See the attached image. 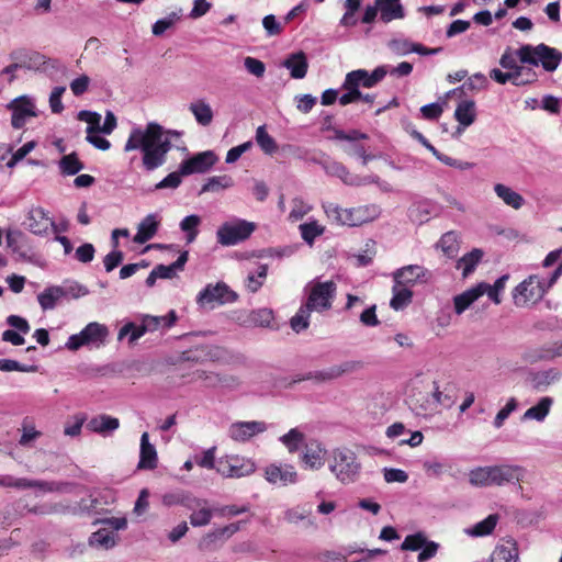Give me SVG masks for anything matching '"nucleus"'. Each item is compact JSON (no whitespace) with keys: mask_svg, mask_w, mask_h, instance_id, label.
Returning a JSON list of instances; mask_svg holds the SVG:
<instances>
[{"mask_svg":"<svg viewBox=\"0 0 562 562\" xmlns=\"http://www.w3.org/2000/svg\"><path fill=\"white\" fill-rule=\"evenodd\" d=\"M181 135L179 131H166L160 124L149 122L145 127L132 128L124 151L140 150L143 167L153 171L166 164L167 155L172 148L171 139Z\"/></svg>","mask_w":562,"mask_h":562,"instance_id":"1","label":"nucleus"},{"mask_svg":"<svg viewBox=\"0 0 562 562\" xmlns=\"http://www.w3.org/2000/svg\"><path fill=\"white\" fill-rule=\"evenodd\" d=\"M323 210L333 223L348 226H360L376 220L381 215V207L374 203L342 209L336 203L326 202L323 203Z\"/></svg>","mask_w":562,"mask_h":562,"instance_id":"2","label":"nucleus"},{"mask_svg":"<svg viewBox=\"0 0 562 562\" xmlns=\"http://www.w3.org/2000/svg\"><path fill=\"white\" fill-rule=\"evenodd\" d=\"M329 471L342 484L356 482L361 473V463L356 452L349 448H337L331 451Z\"/></svg>","mask_w":562,"mask_h":562,"instance_id":"3","label":"nucleus"},{"mask_svg":"<svg viewBox=\"0 0 562 562\" xmlns=\"http://www.w3.org/2000/svg\"><path fill=\"white\" fill-rule=\"evenodd\" d=\"M562 61V53L543 43L538 45L525 44L520 46V63L529 67L541 66L546 71L553 72Z\"/></svg>","mask_w":562,"mask_h":562,"instance_id":"4","label":"nucleus"},{"mask_svg":"<svg viewBox=\"0 0 562 562\" xmlns=\"http://www.w3.org/2000/svg\"><path fill=\"white\" fill-rule=\"evenodd\" d=\"M537 274L529 276L513 290V301L517 307L531 306L542 300L547 291L554 284Z\"/></svg>","mask_w":562,"mask_h":562,"instance_id":"5","label":"nucleus"},{"mask_svg":"<svg viewBox=\"0 0 562 562\" xmlns=\"http://www.w3.org/2000/svg\"><path fill=\"white\" fill-rule=\"evenodd\" d=\"M106 325L91 322L87 324L78 334L69 336L65 347L70 351H77L81 347L99 349L106 344L109 337Z\"/></svg>","mask_w":562,"mask_h":562,"instance_id":"6","label":"nucleus"},{"mask_svg":"<svg viewBox=\"0 0 562 562\" xmlns=\"http://www.w3.org/2000/svg\"><path fill=\"white\" fill-rule=\"evenodd\" d=\"M256 224L243 218L224 222L216 231L220 245L229 247L243 243L255 232Z\"/></svg>","mask_w":562,"mask_h":562,"instance_id":"7","label":"nucleus"},{"mask_svg":"<svg viewBox=\"0 0 562 562\" xmlns=\"http://www.w3.org/2000/svg\"><path fill=\"white\" fill-rule=\"evenodd\" d=\"M499 65L513 76L518 77V87L532 85L538 81V72L527 64L520 63V47H507L499 58Z\"/></svg>","mask_w":562,"mask_h":562,"instance_id":"8","label":"nucleus"},{"mask_svg":"<svg viewBox=\"0 0 562 562\" xmlns=\"http://www.w3.org/2000/svg\"><path fill=\"white\" fill-rule=\"evenodd\" d=\"M11 61H16L20 69H26L36 72H48L57 69L58 61L50 59L45 55L29 50L26 48H16L9 54Z\"/></svg>","mask_w":562,"mask_h":562,"instance_id":"9","label":"nucleus"},{"mask_svg":"<svg viewBox=\"0 0 562 562\" xmlns=\"http://www.w3.org/2000/svg\"><path fill=\"white\" fill-rule=\"evenodd\" d=\"M11 112V126L14 130L23 128L30 120L38 116L36 100L30 94L14 98L7 104Z\"/></svg>","mask_w":562,"mask_h":562,"instance_id":"10","label":"nucleus"},{"mask_svg":"<svg viewBox=\"0 0 562 562\" xmlns=\"http://www.w3.org/2000/svg\"><path fill=\"white\" fill-rule=\"evenodd\" d=\"M336 283L333 281L316 282L311 285L305 304L317 313L328 311L336 295Z\"/></svg>","mask_w":562,"mask_h":562,"instance_id":"11","label":"nucleus"},{"mask_svg":"<svg viewBox=\"0 0 562 562\" xmlns=\"http://www.w3.org/2000/svg\"><path fill=\"white\" fill-rule=\"evenodd\" d=\"M256 464L251 459L233 454L221 458L216 463V471L224 477L239 479L252 474Z\"/></svg>","mask_w":562,"mask_h":562,"instance_id":"12","label":"nucleus"},{"mask_svg":"<svg viewBox=\"0 0 562 562\" xmlns=\"http://www.w3.org/2000/svg\"><path fill=\"white\" fill-rule=\"evenodd\" d=\"M236 300L237 294L223 282L207 284L196 296V303L202 307H214L216 304L223 305Z\"/></svg>","mask_w":562,"mask_h":562,"instance_id":"13","label":"nucleus"},{"mask_svg":"<svg viewBox=\"0 0 562 562\" xmlns=\"http://www.w3.org/2000/svg\"><path fill=\"white\" fill-rule=\"evenodd\" d=\"M389 72V67L383 65L376 67L372 72L366 69H357L346 75L342 88H355L357 90L360 87L373 88L376 86Z\"/></svg>","mask_w":562,"mask_h":562,"instance_id":"14","label":"nucleus"},{"mask_svg":"<svg viewBox=\"0 0 562 562\" xmlns=\"http://www.w3.org/2000/svg\"><path fill=\"white\" fill-rule=\"evenodd\" d=\"M23 227L36 236H47L53 226V218L42 206H31L22 222Z\"/></svg>","mask_w":562,"mask_h":562,"instance_id":"15","label":"nucleus"},{"mask_svg":"<svg viewBox=\"0 0 562 562\" xmlns=\"http://www.w3.org/2000/svg\"><path fill=\"white\" fill-rule=\"evenodd\" d=\"M186 508L190 512V525L194 528L207 526L214 514H216V508H213L206 498L193 495L190 497Z\"/></svg>","mask_w":562,"mask_h":562,"instance_id":"16","label":"nucleus"},{"mask_svg":"<svg viewBox=\"0 0 562 562\" xmlns=\"http://www.w3.org/2000/svg\"><path fill=\"white\" fill-rule=\"evenodd\" d=\"M268 425L262 420L235 422L227 429V436L235 442H247L267 431Z\"/></svg>","mask_w":562,"mask_h":562,"instance_id":"17","label":"nucleus"},{"mask_svg":"<svg viewBox=\"0 0 562 562\" xmlns=\"http://www.w3.org/2000/svg\"><path fill=\"white\" fill-rule=\"evenodd\" d=\"M392 278L397 285L409 289L417 283L428 282L430 272L420 265H408L393 271Z\"/></svg>","mask_w":562,"mask_h":562,"instance_id":"18","label":"nucleus"},{"mask_svg":"<svg viewBox=\"0 0 562 562\" xmlns=\"http://www.w3.org/2000/svg\"><path fill=\"white\" fill-rule=\"evenodd\" d=\"M265 479L272 485L284 487L296 483L297 472L291 464L271 463L265 468Z\"/></svg>","mask_w":562,"mask_h":562,"instance_id":"19","label":"nucleus"},{"mask_svg":"<svg viewBox=\"0 0 562 562\" xmlns=\"http://www.w3.org/2000/svg\"><path fill=\"white\" fill-rule=\"evenodd\" d=\"M361 368L362 363L360 361L349 360L330 366L328 368H324L322 370H317L315 372H311L305 379L314 380L316 382H329L345 374L356 372Z\"/></svg>","mask_w":562,"mask_h":562,"instance_id":"20","label":"nucleus"},{"mask_svg":"<svg viewBox=\"0 0 562 562\" xmlns=\"http://www.w3.org/2000/svg\"><path fill=\"white\" fill-rule=\"evenodd\" d=\"M494 467L496 475V486L517 484L518 491L520 492L521 496L525 497L524 488L520 485V482L524 481L527 470L524 467L514 463L494 464Z\"/></svg>","mask_w":562,"mask_h":562,"instance_id":"21","label":"nucleus"},{"mask_svg":"<svg viewBox=\"0 0 562 562\" xmlns=\"http://www.w3.org/2000/svg\"><path fill=\"white\" fill-rule=\"evenodd\" d=\"M406 404L416 416H429L436 412L432 394L412 389L406 397Z\"/></svg>","mask_w":562,"mask_h":562,"instance_id":"22","label":"nucleus"},{"mask_svg":"<svg viewBox=\"0 0 562 562\" xmlns=\"http://www.w3.org/2000/svg\"><path fill=\"white\" fill-rule=\"evenodd\" d=\"M217 160L216 155L212 150H206L183 160L180 165V172L183 176L192 173H203L207 171Z\"/></svg>","mask_w":562,"mask_h":562,"instance_id":"23","label":"nucleus"},{"mask_svg":"<svg viewBox=\"0 0 562 562\" xmlns=\"http://www.w3.org/2000/svg\"><path fill=\"white\" fill-rule=\"evenodd\" d=\"M0 485L4 487L30 488L36 487L44 492L60 491L61 484L54 482L33 481L25 477L16 479L11 475L0 476Z\"/></svg>","mask_w":562,"mask_h":562,"instance_id":"24","label":"nucleus"},{"mask_svg":"<svg viewBox=\"0 0 562 562\" xmlns=\"http://www.w3.org/2000/svg\"><path fill=\"white\" fill-rule=\"evenodd\" d=\"M326 449L317 440H310L304 445L302 462L311 470H319L325 464Z\"/></svg>","mask_w":562,"mask_h":562,"instance_id":"25","label":"nucleus"},{"mask_svg":"<svg viewBox=\"0 0 562 562\" xmlns=\"http://www.w3.org/2000/svg\"><path fill=\"white\" fill-rule=\"evenodd\" d=\"M475 103L472 100L461 101L454 111V119L459 123L456 133L462 134L467 127L472 125L475 121Z\"/></svg>","mask_w":562,"mask_h":562,"instance_id":"26","label":"nucleus"},{"mask_svg":"<svg viewBox=\"0 0 562 562\" xmlns=\"http://www.w3.org/2000/svg\"><path fill=\"white\" fill-rule=\"evenodd\" d=\"M157 451L154 445L149 442L148 432H143L140 436V450L138 469L153 470L157 467Z\"/></svg>","mask_w":562,"mask_h":562,"instance_id":"27","label":"nucleus"},{"mask_svg":"<svg viewBox=\"0 0 562 562\" xmlns=\"http://www.w3.org/2000/svg\"><path fill=\"white\" fill-rule=\"evenodd\" d=\"M160 218L157 214H148L137 226V232L133 238L136 244H145L157 233Z\"/></svg>","mask_w":562,"mask_h":562,"instance_id":"28","label":"nucleus"},{"mask_svg":"<svg viewBox=\"0 0 562 562\" xmlns=\"http://www.w3.org/2000/svg\"><path fill=\"white\" fill-rule=\"evenodd\" d=\"M519 551L515 540L507 539L496 546L491 554L490 562H518Z\"/></svg>","mask_w":562,"mask_h":562,"instance_id":"29","label":"nucleus"},{"mask_svg":"<svg viewBox=\"0 0 562 562\" xmlns=\"http://www.w3.org/2000/svg\"><path fill=\"white\" fill-rule=\"evenodd\" d=\"M282 66L290 71L294 79H303L308 69L306 55L303 52L290 54L283 61Z\"/></svg>","mask_w":562,"mask_h":562,"instance_id":"30","label":"nucleus"},{"mask_svg":"<svg viewBox=\"0 0 562 562\" xmlns=\"http://www.w3.org/2000/svg\"><path fill=\"white\" fill-rule=\"evenodd\" d=\"M325 172L339 178L347 186L359 187L364 181L361 177L351 173L344 165L337 161H329L324 165Z\"/></svg>","mask_w":562,"mask_h":562,"instance_id":"31","label":"nucleus"},{"mask_svg":"<svg viewBox=\"0 0 562 562\" xmlns=\"http://www.w3.org/2000/svg\"><path fill=\"white\" fill-rule=\"evenodd\" d=\"M493 190L505 205L514 210H519L525 204L524 196L504 183H495Z\"/></svg>","mask_w":562,"mask_h":562,"instance_id":"32","label":"nucleus"},{"mask_svg":"<svg viewBox=\"0 0 562 562\" xmlns=\"http://www.w3.org/2000/svg\"><path fill=\"white\" fill-rule=\"evenodd\" d=\"M380 11V19L384 23H389L396 19L404 18V8L400 0H375Z\"/></svg>","mask_w":562,"mask_h":562,"instance_id":"33","label":"nucleus"},{"mask_svg":"<svg viewBox=\"0 0 562 562\" xmlns=\"http://www.w3.org/2000/svg\"><path fill=\"white\" fill-rule=\"evenodd\" d=\"M189 111L201 126H209L214 117L213 110L205 99H198L189 104Z\"/></svg>","mask_w":562,"mask_h":562,"instance_id":"34","label":"nucleus"},{"mask_svg":"<svg viewBox=\"0 0 562 562\" xmlns=\"http://www.w3.org/2000/svg\"><path fill=\"white\" fill-rule=\"evenodd\" d=\"M553 405V398L550 396H543L539 400V402L528 408L524 415L521 416V420H536L543 422L549 415L551 407Z\"/></svg>","mask_w":562,"mask_h":562,"instance_id":"35","label":"nucleus"},{"mask_svg":"<svg viewBox=\"0 0 562 562\" xmlns=\"http://www.w3.org/2000/svg\"><path fill=\"white\" fill-rule=\"evenodd\" d=\"M483 285H475L453 299L454 311L458 315H461L470 305L475 302L479 297L484 294Z\"/></svg>","mask_w":562,"mask_h":562,"instance_id":"36","label":"nucleus"},{"mask_svg":"<svg viewBox=\"0 0 562 562\" xmlns=\"http://www.w3.org/2000/svg\"><path fill=\"white\" fill-rule=\"evenodd\" d=\"M87 427L94 432L106 435L109 432H113L120 427V422L117 418L112 417L106 414L98 415L91 418L87 425Z\"/></svg>","mask_w":562,"mask_h":562,"instance_id":"37","label":"nucleus"},{"mask_svg":"<svg viewBox=\"0 0 562 562\" xmlns=\"http://www.w3.org/2000/svg\"><path fill=\"white\" fill-rule=\"evenodd\" d=\"M176 319V314L173 311H171L168 316L142 315L140 324L143 326V329L146 330V333H154L161 327H171L175 324Z\"/></svg>","mask_w":562,"mask_h":562,"instance_id":"38","label":"nucleus"},{"mask_svg":"<svg viewBox=\"0 0 562 562\" xmlns=\"http://www.w3.org/2000/svg\"><path fill=\"white\" fill-rule=\"evenodd\" d=\"M437 206L430 201H419L409 209V217L413 222L423 224L437 214Z\"/></svg>","mask_w":562,"mask_h":562,"instance_id":"39","label":"nucleus"},{"mask_svg":"<svg viewBox=\"0 0 562 562\" xmlns=\"http://www.w3.org/2000/svg\"><path fill=\"white\" fill-rule=\"evenodd\" d=\"M65 295L61 286L52 285L37 295V301L43 311L55 308L57 302Z\"/></svg>","mask_w":562,"mask_h":562,"instance_id":"40","label":"nucleus"},{"mask_svg":"<svg viewBox=\"0 0 562 562\" xmlns=\"http://www.w3.org/2000/svg\"><path fill=\"white\" fill-rule=\"evenodd\" d=\"M483 255V250L474 248L458 260L457 269L462 271L463 278L469 277L475 270L476 266L482 260Z\"/></svg>","mask_w":562,"mask_h":562,"instance_id":"41","label":"nucleus"},{"mask_svg":"<svg viewBox=\"0 0 562 562\" xmlns=\"http://www.w3.org/2000/svg\"><path fill=\"white\" fill-rule=\"evenodd\" d=\"M392 294L390 306L395 311L405 308L412 302L413 292L408 288L394 283Z\"/></svg>","mask_w":562,"mask_h":562,"instance_id":"42","label":"nucleus"},{"mask_svg":"<svg viewBox=\"0 0 562 562\" xmlns=\"http://www.w3.org/2000/svg\"><path fill=\"white\" fill-rule=\"evenodd\" d=\"M498 522V515H488L485 519L476 522L473 527L465 530L471 537H484L492 533Z\"/></svg>","mask_w":562,"mask_h":562,"instance_id":"43","label":"nucleus"},{"mask_svg":"<svg viewBox=\"0 0 562 562\" xmlns=\"http://www.w3.org/2000/svg\"><path fill=\"white\" fill-rule=\"evenodd\" d=\"M279 441L286 448L290 453L296 452L305 441L304 432L295 427L291 428L286 434L279 438Z\"/></svg>","mask_w":562,"mask_h":562,"instance_id":"44","label":"nucleus"},{"mask_svg":"<svg viewBox=\"0 0 562 562\" xmlns=\"http://www.w3.org/2000/svg\"><path fill=\"white\" fill-rule=\"evenodd\" d=\"M188 251H183L173 263L168 266L158 265L155 267L154 269L158 276V279H172L178 271L183 269L186 262L188 261Z\"/></svg>","mask_w":562,"mask_h":562,"instance_id":"45","label":"nucleus"},{"mask_svg":"<svg viewBox=\"0 0 562 562\" xmlns=\"http://www.w3.org/2000/svg\"><path fill=\"white\" fill-rule=\"evenodd\" d=\"M268 266L259 265L255 271H250L245 279V286L250 293H256L267 278Z\"/></svg>","mask_w":562,"mask_h":562,"instance_id":"46","label":"nucleus"},{"mask_svg":"<svg viewBox=\"0 0 562 562\" xmlns=\"http://www.w3.org/2000/svg\"><path fill=\"white\" fill-rule=\"evenodd\" d=\"M235 182L232 176L223 175V176H214L207 179V181L202 187L200 193L204 192H218L221 190H226L234 187Z\"/></svg>","mask_w":562,"mask_h":562,"instance_id":"47","label":"nucleus"},{"mask_svg":"<svg viewBox=\"0 0 562 562\" xmlns=\"http://www.w3.org/2000/svg\"><path fill=\"white\" fill-rule=\"evenodd\" d=\"M302 239L312 246L315 239L323 235L325 232V227L321 225L317 221H310L307 223H303L299 226Z\"/></svg>","mask_w":562,"mask_h":562,"instance_id":"48","label":"nucleus"},{"mask_svg":"<svg viewBox=\"0 0 562 562\" xmlns=\"http://www.w3.org/2000/svg\"><path fill=\"white\" fill-rule=\"evenodd\" d=\"M313 210V205L310 204L301 196H295L291 200V211L288 220L292 223L301 221Z\"/></svg>","mask_w":562,"mask_h":562,"instance_id":"49","label":"nucleus"},{"mask_svg":"<svg viewBox=\"0 0 562 562\" xmlns=\"http://www.w3.org/2000/svg\"><path fill=\"white\" fill-rule=\"evenodd\" d=\"M508 279V274H503L494 282V284L480 282L477 283V285L485 286L484 294H486L490 297V300L493 301L495 304H499L502 302L501 293L504 291Z\"/></svg>","mask_w":562,"mask_h":562,"instance_id":"50","label":"nucleus"},{"mask_svg":"<svg viewBox=\"0 0 562 562\" xmlns=\"http://www.w3.org/2000/svg\"><path fill=\"white\" fill-rule=\"evenodd\" d=\"M200 224L201 217L195 214L188 215L180 222V229L186 233V240L188 244H191L196 239Z\"/></svg>","mask_w":562,"mask_h":562,"instance_id":"51","label":"nucleus"},{"mask_svg":"<svg viewBox=\"0 0 562 562\" xmlns=\"http://www.w3.org/2000/svg\"><path fill=\"white\" fill-rule=\"evenodd\" d=\"M58 166L64 176H74L83 169V164L79 160L76 153L63 156Z\"/></svg>","mask_w":562,"mask_h":562,"instance_id":"52","label":"nucleus"},{"mask_svg":"<svg viewBox=\"0 0 562 562\" xmlns=\"http://www.w3.org/2000/svg\"><path fill=\"white\" fill-rule=\"evenodd\" d=\"M437 247L441 249V251L452 258L458 254L459 250V237L456 232H447L439 239Z\"/></svg>","mask_w":562,"mask_h":562,"instance_id":"53","label":"nucleus"},{"mask_svg":"<svg viewBox=\"0 0 562 562\" xmlns=\"http://www.w3.org/2000/svg\"><path fill=\"white\" fill-rule=\"evenodd\" d=\"M89 541L91 546L109 549L115 546L116 536L113 531L103 528L93 532Z\"/></svg>","mask_w":562,"mask_h":562,"instance_id":"54","label":"nucleus"},{"mask_svg":"<svg viewBox=\"0 0 562 562\" xmlns=\"http://www.w3.org/2000/svg\"><path fill=\"white\" fill-rule=\"evenodd\" d=\"M227 541L224 537V533L220 527H216L209 532H206L200 540L198 547L201 550H210L215 548L217 544H223Z\"/></svg>","mask_w":562,"mask_h":562,"instance_id":"55","label":"nucleus"},{"mask_svg":"<svg viewBox=\"0 0 562 562\" xmlns=\"http://www.w3.org/2000/svg\"><path fill=\"white\" fill-rule=\"evenodd\" d=\"M313 311L304 303L296 314L291 318L290 324L291 328L295 333H301L306 329L310 325V317Z\"/></svg>","mask_w":562,"mask_h":562,"instance_id":"56","label":"nucleus"},{"mask_svg":"<svg viewBox=\"0 0 562 562\" xmlns=\"http://www.w3.org/2000/svg\"><path fill=\"white\" fill-rule=\"evenodd\" d=\"M145 334L147 333L143 329L142 324L137 325L134 322H128L119 330L117 339L121 341L128 336V342L135 344Z\"/></svg>","mask_w":562,"mask_h":562,"instance_id":"57","label":"nucleus"},{"mask_svg":"<svg viewBox=\"0 0 562 562\" xmlns=\"http://www.w3.org/2000/svg\"><path fill=\"white\" fill-rule=\"evenodd\" d=\"M256 142L258 146L268 155H272L277 150V143L270 136L265 125H261L256 131Z\"/></svg>","mask_w":562,"mask_h":562,"instance_id":"58","label":"nucleus"},{"mask_svg":"<svg viewBox=\"0 0 562 562\" xmlns=\"http://www.w3.org/2000/svg\"><path fill=\"white\" fill-rule=\"evenodd\" d=\"M100 132L99 128L94 127V126H88L87 130H86V133H87V136H86V139L89 144H91L92 146H94L97 149H100V150H108L110 149L111 147V143L100 136L98 133Z\"/></svg>","mask_w":562,"mask_h":562,"instance_id":"59","label":"nucleus"},{"mask_svg":"<svg viewBox=\"0 0 562 562\" xmlns=\"http://www.w3.org/2000/svg\"><path fill=\"white\" fill-rule=\"evenodd\" d=\"M180 19V14L178 12H171L168 16L157 20L151 29V32L156 36L162 35L168 29L173 26V24Z\"/></svg>","mask_w":562,"mask_h":562,"instance_id":"60","label":"nucleus"},{"mask_svg":"<svg viewBox=\"0 0 562 562\" xmlns=\"http://www.w3.org/2000/svg\"><path fill=\"white\" fill-rule=\"evenodd\" d=\"M0 371L3 372H11V371H19V372H36L37 367L36 366H29V364H22L16 360L12 359H0Z\"/></svg>","mask_w":562,"mask_h":562,"instance_id":"61","label":"nucleus"},{"mask_svg":"<svg viewBox=\"0 0 562 562\" xmlns=\"http://www.w3.org/2000/svg\"><path fill=\"white\" fill-rule=\"evenodd\" d=\"M426 544V537L423 532H416L414 535H408L403 543L401 544V549L404 551H417L422 549Z\"/></svg>","mask_w":562,"mask_h":562,"instance_id":"62","label":"nucleus"},{"mask_svg":"<svg viewBox=\"0 0 562 562\" xmlns=\"http://www.w3.org/2000/svg\"><path fill=\"white\" fill-rule=\"evenodd\" d=\"M517 408V401L515 397H510L506 405L499 409V412L496 414L493 425L495 428H501L505 420L508 418V416Z\"/></svg>","mask_w":562,"mask_h":562,"instance_id":"63","label":"nucleus"},{"mask_svg":"<svg viewBox=\"0 0 562 562\" xmlns=\"http://www.w3.org/2000/svg\"><path fill=\"white\" fill-rule=\"evenodd\" d=\"M192 494L188 492L167 493L162 496V504L166 506L182 505L187 507V504Z\"/></svg>","mask_w":562,"mask_h":562,"instance_id":"64","label":"nucleus"}]
</instances>
